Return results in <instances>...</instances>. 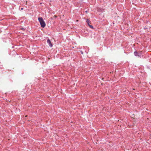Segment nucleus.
<instances>
[{
  "mask_svg": "<svg viewBox=\"0 0 151 151\" xmlns=\"http://www.w3.org/2000/svg\"><path fill=\"white\" fill-rule=\"evenodd\" d=\"M86 22H87L88 25H89V21L88 19H87Z\"/></svg>",
  "mask_w": 151,
  "mask_h": 151,
  "instance_id": "obj_4",
  "label": "nucleus"
},
{
  "mask_svg": "<svg viewBox=\"0 0 151 151\" xmlns=\"http://www.w3.org/2000/svg\"><path fill=\"white\" fill-rule=\"evenodd\" d=\"M23 8H21V10H23Z\"/></svg>",
  "mask_w": 151,
  "mask_h": 151,
  "instance_id": "obj_6",
  "label": "nucleus"
},
{
  "mask_svg": "<svg viewBox=\"0 0 151 151\" xmlns=\"http://www.w3.org/2000/svg\"><path fill=\"white\" fill-rule=\"evenodd\" d=\"M48 44L49 45V46L50 47H52V44L51 43L50 40L49 39H48Z\"/></svg>",
  "mask_w": 151,
  "mask_h": 151,
  "instance_id": "obj_2",
  "label": "nucleus"
},
{
  "mask_svg": "<svg viewBox=\"0 0 151 151\" xmlns=\"http://www.w3.org/2000/svg\"><path fill=\"white\" fill-rule=\"evenodd\" d=\"M89 27H90L91 28H92V29H93V26H92V25H90V24H89Z\"/></svg>",
  "mask_w": 151,
  "mask_h": 151,
  "instance_id": "obj_5",
  "label": "nucleus"
},
{
  "mask_svg": "<svg viewBox=\"0 0 151 151\" xmlns=\"http://www.w3.org/2000/svg\"><path fill=\"white\" fill-rule=\"evenodd\" d=\"M134 55L135 56H140V54L139 53H138L137 52L135 51L134 53Z\"/></svg>",
  "mask_w": 151,
  "mask_h": 151,
  "instance_id": "obj_3",
  "label": "nucleus"
},
{
  "mask_svg": "<svg viewBox=\"0 0 151 151\" xmlns=\"http://www.w3.org/2000/svg\"><path fill=\"white\" fill-rule=\"evenodd\" d=\"M38 20L41 26L42 27H44L45 26V23L42 17H39Z\"/></svg>",
  "mask_w": 151,
  "mask_h": 151,
  "instance_id": "obj_1",
  "label": "nucleus"
},
{
  "mask_svg": "<svg viewBox=\"0 0 151 151\" xmlns=\"http://www.w3.org/2000/svg\"><path fill=\"white\" fill-rule=\"evenodd\" d=\"M22 29H23H23H24V28H22Z\"/></svg>",
  "mask_w": 151,
  "mask_h": 151,
  "instance_id": "obj_7",
  "label": "nucleus"
},
{
  "mask_svg": "<svg viewBox=\"0 0 151 151\" xmlns=\"http://www.w3.org/2000/svg\"><path fill=\"white\" fill-rule=\"evenodd\" d=\"M76 21H77V22H78V20H76Z\"/></svg>",
  "mask_w": 151,
  "mask_h": 151,
  "instance_id": "obj_8",
  "label": "nucleus"
}]
</instances>
